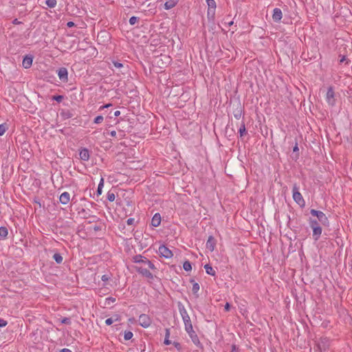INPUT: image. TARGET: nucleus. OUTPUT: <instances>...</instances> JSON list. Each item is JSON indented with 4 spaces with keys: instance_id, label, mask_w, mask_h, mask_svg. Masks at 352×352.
I'll use <instances>...</instances> for the list:
<instances>
[{
    "instance_id": "1",
    "label": "nucleus",
    "mask_w": 352,
    "mask_h": 352,
    "mask_svg": "<svg viewBox=\"0 0 352 352\" xmlns=\"http://www.w3.org/2000/svg\"><path fill=\"white\" fill-rule=\"evenodd\" d=\"M177 306H178L179 311L181 314V316L183 319V321H184V323L185 325V330L186 329L190 330L191 327H192V322L190 320V318L189 315L188 314L184 305L182 302H179Z\"/></svg>"
},
{
    "instance_id": "2",
    "label": "nucleus",
    "mask_w": 352,
    "mask_h": 352,
    "mask_svg": "<svg viewBox=\"0 0 352 352\" xmlns=\"http://www.w3.org/2000/svg\"><path fill=\"white\" fill-rule=\"evenodd\" d=\"M310 213L311 215L316 217L322 225L326 226H329V222L328 218L323 212L311 209Z\"/></svg>"
},
{
    "instance_id": "3",
    "label": "nucleus",
    "mask_w": 352,
    "mask_h": 352,
    "mask_svg": "<svg viewBox=\"0 0 352 352\" xmlns=\"http://www.w3.org/2000/svg\"><path fill=\"white\" fill-rule=\"evenodd\" d=\"M292 192H293V199H294V200L298 205L304 206L305 205V200H304L302 195L299 192V189H298V188L297 187L296 185H294L293 186Z\"/></svg>"
},
{
    "instance_id": "4",
    "label": "nucleus",
    "mask_w": 352,
    "mask_h": 352,
    "mask_svg": "<svg viewBox=\"0 0 352 352\" xmlns=\"http://www.w3.org/2000/svg\"><path fill=\"white\" fill-rule=\"evenodd\" d=\"M138 322L141 327L147 328L151 325L152 320L148 315L143 314L139 316Z\"/></svg>"
},
{
    "instance_id": "5",
    "label": "nucleus",
    "mask_w": 352,
    "mask_h": 352,
    "mask_svg": "<svg viewBox=\"0 0 352 352\" xmlns=\"http://www.w3.org/2000/svg\"><path fill=\"white\" fill-rule=\"evenodd\" d=\"M158 253L161 256H163L166 258H170L173 255L172 252L164 245L159 247Z\"/></svg>"
},
{
    "instance_id": "6",
    "label": "nucleus",
    "mask_w": 352,
    "mask_h": 352,
    "mask_svg": "<svg viewBox=\"0 0 352 352\" xmlns=\"http://www.w3.org/2000/svg\"><path fill=\"white\" fill-rule=\"evenodd\" d=\"M326 100L328 102V104L331 106H333L335 104V93L331 87H330L327 90L326 95Z\"/></svg>"
},
{
    "instance_id": "7",
    "label": "nucleus",
    "mask_w": 352,
    "mask_h": 352,
    "mask_svg": "<svg viewBox=\"0 0 352 352\" xmlns=\"http://www.w3.org/2000/svg\"><path fill=\"white\" fill-rule=\"evenodd\" d=\"M135 270L139 274H142L143 276L148 279L153 278V274L146 268L143 267L142 266H136Z\"/></svg>"
},
{
    "instance_id": "8",
    "label": "nucleus",
    "mask_w": 352,
    "mask_h": 352,
    "mask_svg": "<svg viewBox=\"0 0 352 352\" xmlns=\"http://www.w3.org/2000/svg\"><path fill=\"white\" fill-rule=\"evenodd\" d=\"M186 331L188 333V336L191 338L192 342L197 345L199 346L200 344V342L199 340V338L196 333V332L193 330V328L191 327V329H186Z\"/></svg>"
},
{
    "instance_id": "9",
    "label": "nucleus",
    "mask_w": 352,
    "mask_h": 352,
    "mask_svg": "<svg viewBox=\"0 0 352 352\" xmlns=\"http://www.w3.org/2000/svg\"><path fill=\"white\" fill-rule=\"evenodd\" d=\"M58 76L60 80L67 82L68 80L67 69L65 67H61L58 71Z\"/></svg>"
},
{
    "instance_id": "10",
    "label": "nucleus",
    "mask_w": 352,
    "mask_h": 352,
    "mask_svg": "<svg viewBox=\"0 0 352 352\" xmlns=\"http://www.w3.org/2000/svg\"><path fill=\"white\" fill-rule=\"evenodd\" d=\"M216 245V240L212 236H210L206 242V248L210 252L214 251Z\"/></svg>"
},
{
    "instance_id": "11",
    "label": "nucleus",
    "mask_w": 352,
    "mask_h": 352,
    "mask_svg": "<svg viewBox=\"0 0 352 352\" xmlns=\"http://www.w3.org/2000/svg\"><path fill=\"white\" fill-rule=\"evenodd\" d=\"M283 16L282 11L279 8H274L272 14V19L275 22H279Z\"/></svg>"
},
{
    "instance_id": "12",
    "label": "nucleus",
    "mask_w": 352,
    "mask_h": 352,
    "mask_svg": "<svg viewBox=\"0 0 352 352\" xmlns=\"http://www.w3.org/2000/svg\"><path fill=\"white\" fill-rule=\"evenodd\" d=\"M33 57L32 56H25L23 58L22 65L24 68L28 69L32 65Z\"/></svg>"
},
{
    "instance_id": "13",
    "label": "nucleus",
    "mask_w": 352,
    "mask_h": 352,
    "mask_svg": "<svg viewBox=\"0 0 352 352\" xmlns=\"http://www.w3.org/2000/svg\"><path fill=\"white\" fill-rule=\"evenodd\" d=\"M60 202L63 204H67L69 202L70 200V195L67 192H63L59 198Z\"/></svg>"
},
{
    "instance_id": "14",
    "label": "nucleus",
    "mask_w": 352,
    "mask_h": 352,
    "mask_svg": "<svg viewBox=\"0 0 352 352\" xmlns=\"http://www.w3.org/2000/svg\"><path fill=\"white\" fill-rule=\"evenodd\" d=\"M161 223V215L159 213H155L151 219V225L153 227H157Z\"/></svg>"
},
{
    "instance_id": "15",
    "label": "nucleus",
    "mask_w": 352,
    "mask_h": 352,
    "mask_svg": "<svg viewBox=\"0 0 352 352\" xmlns=\"http://www.w3.org/2000/svg\"><path fill=\"white\" fill-rule=\"evenodd\" d=\"M80 158L83 161H88L89 159V152L87 148H83L80 151Z\"/></svg>"
},
{
    "instance_id": "16",
    "label": "nucleus",
    "mask_w": 352,
    "mask_h": 352,
    "mask_svg": "<svg viewBox=\"0 0 352 352\" xmlns=\"http://www.w3.org/2000/svg\"><path fill=\"white\" fill-rule=\"evenodd\" d=\"M313 230V237L315 241H318L322 234V228L320 226L314 228Z\"/></svg>"
},
{
    "instance_id": "17",
    "label": "nucleus",
    "mask_w": 352,
    "mask_h": 352,
    "mask_svg": "<svg viewBox=\"0 0 352 352\" xmlns=\"http://www.w3.org/2000/svg\"><path fill=\"white\" fill-rule=\"evenodd\" d=\"M147 258L142 255H135L133 257V261L136 263H143L145 264Z\"/></svg>"
},
{
    "instance_id": "18",
    "label": "nucleus",
    "mask_w": 352,
    "mask_h": 352,
    "mask_svg": "<svg viewBox=\"0 0 352 352\" xmlns=\"http://www.w3.org/2000/svg\"><path fill=\"white\" fill-rule=\"evenodd\" d=\"M60 116L64 119H69L73 117V113L70 110H63L60 113Z\"/></svg>"
},
{
    "instance_id": "19",
    "label": "nucleus",
    "mask_w": 352,
    "mask_h": 352,
    "mask_svg": "<svg viewBox=\"0 0 352 352\" xmlns=\"http://www.w3.org/2000/svg\"><path fill=\"white\" fill-rule=\"evenodd\" d=\"M175 5H176V1H175L174 0H170L169 1H166L164 3V8L166 10H169V9L173 8Z\"/></svg>"
},
{
    "instance_id": "20",
    "label": "nucleus",
    "mask_w": 352,
    "mask_h": 352,
    "mask_svg": "<svg viewBox=\"0 0 352 352\" xmlns=\"http://www.w3.org/2000/svg\"><path fill=\"white\" fill-rule=\"evenodd\" d=\"M204 268L206 270V272L208 274H210V275H212V276H214L215 274V271L214 270V269L208 264H206L205 266H204Z\"/></svg>"
},
{
    "instance_id": "21",
    "label": "nucleus",
    "mask_w": 352,
    "mask_h": 352,
    "mask_svg": "<svg viewBox=\"0 0 352 352\" xmlns=\"http://www.w3.org/2000/svg\"><path fill=\"white\" fill-rule=\"evenodd\" d=\"M53 258L55 260V261L58 264L61 263L63 262V256L59 253L54 254V256H53Z\"/></svg>"
},
{
    "instance_id": "22",
    "label": "nucleus",
    "mask_w": 352,
    "mask_h": 352,
    "mask_svg": "<svg viewBox=\"0 0 352 352\" xmlns=\"http://www.w3.org/2000/svg\"><path fill=\"white\" fill-rule=\"evenodd\" d=\"M104 186V179L101 178L97 189V195H100L102 194V190Z\"/></svg>"
},
{
    "instance_id": "23",
    "label": "nucleus",
    "mask_w": 352,
    "mask_h": 352,
    "mask_svg": "<svg viewBox=\"0 0 352 352\" xmlns=\"http://www.w3.org/2000/svg\"><path fill=\"white\" fill-rule=\"evenodd\" d=\"M239 132L241 137H243L246 133L245 125L244 122L241 123Z\"/></svg>"
},
{
    "instance_id": "24",
    "label": "nucleus",
    "mask_w": 352,
    "mask_h": 352,
    "mask_svg": "<svg viewBox=\"0 0 352 352\" xmlns=\"http://www.w3.org/2000/svg\"><path fill=\"white\" fill-rule=\"evenodd\" d=\"M8 235V229L6 227H0V236L6 238Z\"/></svg>"
},
{
    "instance_id": "25",
    "label": "nucleus",
    "mask_w": 352,
    "mask_h": 352,
    "mask_svg": "<svg viewBox=\"0 0 352 352\" xmlns=\"http://www.w3.org/2000/svg\"><path fill=\"white\" fill-rule=\"evenodd\" d=\"M45 3L49 8H53L56 6L57 1L56 0H46Z\"/></svg>"
},
{
    "instance_id": "26",
    "label": "nucleus",
    "mask_w": 352,
    "mask_h": 352,
    "mask_svg": "<svg viewBox=\"0 0 352 352\" xmlns=\"http://www.w3.org/2000/svg\"><path fill=\"white\" fill-rule=\"evenodd\" d=\"M8 129V126L6 123L0 124V136L3 135Z\"/></svg>"
},
{
    "instance_id": "27",
    "label": "nucleus",
    "mask_w": 352,
    "mask_h": 352,
    "mask_svg": "<svg viewBox=\"0 0 352 352\" xmlns=\"http://www.w3.org/2000/svg\"><path fill=\"white\" fill-rule=\"evenodd\" d=\"M309 226H310V227H311L312 229H314V228H316V227L320 226H319V223H318V221H316V220H314V219H309Z\"/></svg>"
},
{
    "instance_id": "28",
    "label": "nucleus",
    "mask_w": 352,
    "mask_h": 352,
    "mask_svg": "<svg viewBox=\"0 0 352 352\" xmlns=\"http://www.w3.org/2000/svg\"><path fill=\"white\" fill-rule=\"evenodd\" d=\"M183 268L184 269L185 271H190L192 269V266H191V264L189 261H185L183 264Z\"/></svg>"
},
{
    "instance_id": "29",
    "label": "nucleus",
    "mask_w": 352,
    "mask_h": 352,
    "mask_svg": "<svg viewBox=\"0 0 352 352\" xmlns=\"http://www.w3.org/2000/svg\"><path fill=\"white\" fill-rule=\"evenodd\" d=\"M215 9L216 8H212L210 7H208V12H207V14H208V17H211V18L214 17Z\"/></svg>"
},
{
    "instance_id": "30",
    "label": "nucleus",
    "mask_w": 352,
    "mask_h": 352,
    "mask_svg": "<svg viewBox=\"0 0 352 352\" xmlns=\"http://www.w3.org/2000/svg\"><path fill=\"white\" fill-rule=\"evenodd\" d=\"M133 336V334L131 331H125L124 335V340H129L130 339L132 338Z\"/></svg>"
},
{
    "instance_id": "31",
    "label": "nucleus",
    "mask_w": 352,
    "mask_h": 352,
    "mask_svg": "<svg viewBox=\"0 0 352 352\" xmlns=\"http://www.w3.org/2000/svg\"><path fill=\"white\" fill-rule=\"evenodd\" d=\"M206 3L208 4V6L212 8H216L217 7L216 2L214 0H206Z\"/></svg>"
},
{
    "instance_id": "32",
    "label": "nucleus",
    "mask_w": 352,
    "mask_h": 352,
    "mask_svg": "<svg viewBox=\"0 0 352 352\" xmlns=\"http://www.w3.org/2000/svg\"><path fill=\"white\" fill-rule=\"evenodd\" d=\"M169 336H170V332H169V330L167 329H166V338L164 340V344L166 345H168L170 344V341L168 339Z\"/></svg>"
},
{
    "instance_id": "33",
    "label": "nucleus",
    "mask_w": 352,
    "mask_h": 352,
    "mask_svg": "<svg viewBox=\"0 0 352 352\" xmlns=\"http://www.w3.org/2000/svg\"><path fill=\"white\" fill-rule=\"evenodd\" d=\"M139 21V18L137 16H131L129 19V23L131 25H135Z\"/></svg>"
},
{
    "instance_id": "34",
    "label": "nucleus",
    "mask_w": 352,
    "mask_h": 352,
    "mask_svg": "<svg viewBox=\"0 0 352 352\" xmlns=\"http://www.w3.org/2000/svg\"><path fill=\"white\" fill-rule=\"evenodd\" d=\"M115 195L114 193L113 192H109L107 193V199L109 201H113L115 200Z\"/></svg>"
},
{
    "instance_id": "35",
    "label": "nucleus",
    "mask_w": 352,
    "mask_h": 352,
    "mask_svg": "<svg viewBox=\"0 0 352 352\" xmlns=\"http://www.w3.org/2000/svg\"><path fill=\"white\" fill-rule=\"evenodd\" d=\"M103 120L104 118L102 116H98L97 117L95 118L94 122L95 124H100L103 121Z\"/></svg>"
},
{
    "instance_id": "36",
    "label": "nucleus",
    "mask_w": 352,
    "mask_h": 352,
    "mask_svg": "<svg viewBox=\"0 0 352 352\" xmlns=\"http://www.w3.org/2000/svg\"><path fill=\"white\" fill-rule=\"evenodd\" d=\"M63 98H64L63 96L58 95V96H53L52 100H56L58 102H60L63 100Z\"/></svg>"
},
{
    "instance_id": "37",
    "label": "nucleus",
    "mask_w": 352,
    "mask_h": 352,
    "mask_svg": "<svg viewBox=\"0 0 352 352\" xmlns=\"http://www.w3.org/2000/svg\"><path fill=\"white\" fill-rule=\"evenodd\" d=\"M144 265H147L151 270L155 269L154 264L153 263H151V261H150L148 259H147L146 261V263Z\"/></svg>"
},
{
    "instance_id": "38",
    "label": "nucleus",
    "mask_w": 352,
    "mask_h": 352,
    "mask_svg": "<svg viewBox=\"0 0 352 352\" xmlns=\"http://www.w3.org/2000/svg\"><path fill=\"white\" fill-rule=\"evenodd\" d=\"M199 284L197 283H194L193 285H192V292L194 293H196V292H197L199 291Z\"/></svg>"
},
{
    "instance_id": "39",
    "label": "nucleus",
    "mask_w": 352,
    "mask_h": 352,
    "mask_svg": "<svg viewBox=\"0 0 352 352\" xmlns=\"http://www.w3.org/2000/svg\"><path fill=\"white\" fill-rule=\"evenodd\" d=\"M61 323H63V324H69L71 323V320H70V318H63L61 320Z\"/></svg>"
},
{
    "instance_id": "40",
    "label": "nucleus",
    "mask_w": 352,
    "mask_h": 352,
    "mask_svg": "<svg viewBox=\"0 0 352 352\" xmlns=\"http://www.w3.org/2000/svg\"><path fill=\"white\" fill-rule=\"evenodd\" d=\"M113 65H114V67L117 68H121L123 66V65L121 63H119L118 61H113Z\"/></svg>"
},
{
    "instance_id": "41",
    "label": "nucleus",
    "mask_w": 352,
    "mask_h": 352,
    "mask_svg": "<svg viewBox=\"0 0 352 352\" xmlns=\"http://www.w3.org/2000/svg\"><path fill=\"white\" fill-rule=\"evenodd\" d=\"M135 221V219L133 218H129L126 221V223L128 225H133Z\"/></svg>"
},
{
    "instance_id": "42",
    "label": "nucleus",
    "mask_w": 352,
    "mask_h": 352,
    "mask_svg": "<svg viewBox=\"0 0 352 352\" xmlns=\"http://www.w3.org/2000/svg\"><path fill=\"white\" fill-rule=\"evenodd\" d=\"M113 320L112 318H107L106 320H105V323L107 325H111L112 323H113Z\"/></svg>"
},
{
    "instance_id": "43",
    "label": "nucleus",
    "mask_w": 352,
    "mask_h": 352,
    "mask_svg": "<svg viewBox=\"0 0 352 352\" xmlns=\"http://www.w3.org/2000/svg\"><path fill=\"white\" fill-rule=\"evenodd\" d=\"M7 324V322L3 319L0 318V327H5Z\"/></svg>"
},
{
    "instance_id": "44",
    "label": "nucleus",
    "mask_w": 352,
    "mask_h": 352,
    "mask_svg": "<svg viewBox=\"0 0 352 352\" xmlns=\"http://www.w3.org/2000/svg\"><path fill=\"white\" fill-rule=\"evenodd\" d=\"M173 344L178 350L181 349V344L179 342H175Z\"/></svg>"
},
{
    "instance_id": "45",
    "label": "nucleus",
    "mask_w": 352,
    "mask_h": 352,
    "mask_svg": "<svg viewBox=\"0 0 352 352\" xmlns=\"http://www.w3.org/2000/svg\"><path fill=\"white\" fill-rule=\"evenodd\" d=\"M224 309L226 311H230V305L228 302H226V304L225 305Z\"/></svg>"
},
{
    "instance_id": "46",
    "label": "nucleus",
    "mask_w": 352,
    "mask_h": 352,
    "mask_svg": "<svg viewBox=\"0 0 352 352\" xmlns=\"http://www.w3.org/2000/svg\"><path fill=\"white\" fill-rule=\"evenodd\" d=\"M109 277L107 275H106V274L103 275V276L101 277V279H102V280H103V281H107V280H109Z\"/></svg>"
},
{
    "instance_id": "47",
    "label": "nucleus",
    "mask_w": 352,
    "mask_h": 352,
    "mask_svg": "<svg viewBox=\"0 0 352 352\" xmlns=\"http://www.w3.org/2000/svg\"><path fill=\"white\" fill-rule=\"evenodd\" d=\"M75 25L74 23L72 22V21H69L67 23V26L68 28H72Z\"/></svg>"
},
{
    "instance_id": "48",
    "label": "nucleus",
    "mask_w": 352,
    "mask_h": 352,
    "mask_svg": "<svg viewBox=\"0 0 352 352\" xmlns=\"http://www.w3.org/2000/svg\"><path fill=\"white\" fill-rule=\"evenodd\" d=\"M231 352H238L237 351V347L235 344L232 345V350Z\"/></svg>"
},
{
    "instance_id": "49",
    "label": "nucleus",
    "mask_w": 352,
    "mask_h": 352,
    "mask_svg": "<svg viewBox=\"0 0 352 352\" xmlns=\"http://www.w3.org/2000/svg\"><path fill=\"white\" fill-rule=\"evenodd\" d=\"M12 23H13V24H14V25H18V24H20L21 22V21H18V19H15L13 21V22H12Z\"/></svg>"
},
{
    "instance_id": "50",
    "label": "nucleus",
    "mask_w": 352,
    "mask_h": 352,
    "mask_svg": "<svg viewBox=\"0 0 352 352\" xmlns=\"http://www.w3.org/2000/svg\"><path fill=\"white\" fill-rule=\"evenodd\" d=\"M110 135H111V136H112V137H116V131H111V132H110Z\"/></svg>"
},
{
    "instance_id": "51",
    "label": "nucleus",
    "mask_w": 352,
    "mask_h": 352,
    "mask_svg": "<svg viewBox=\"0 0 352 352\" xmlns=\"http://www.w3.org/2000/svg\"><path fill=\"white\" fill-rule=\"evenodd\" d=\"M120 115V111H116L114 112V116H115L116 117H118V116H119Z\"/></svg>"
},
{
    "instance_id": "52",
    "label": "nucleus",
    "mask_w": 352,
    "mask_h": 352,
    "mask_svg": "<svg viewBox=\"0 0 352 352\" xmlns=\"http://www.w3.org/2000/svg\"><path fill=\"white\" fill-rule=\"evenodd\" d=\"M60 352H72V351L69 349H63Z\"/></svg>"
},
{
    "instance_id": "53",
    "label": "nucleus",
    "mask_w": 352,
    "mask_h": 352,
    "mask_svg": "<svg viewBox=\"0 0 352 352\" xmlns=\"http://www.w3.org/2000/svg\"><path fill=\"white\" fill-rule=\"evenodd\" d=\"M110 106H111V104H106V105H104V106L101 107L100 108H101V109L108 108V107H109Z\"/></svg>"
},
{
    "instance_id": "54",
    "label": "nucleus",
    "mask_w": 352,
    "mask_h": 352,
    "mask_svg": "<svg viewBox=\"0 0 352 352\" xmlns=\"http://www.w3.org/2000/svg\"><path fill=\"white\" fill-rule=\"evenodd\" d=\"M107 300H108V301H111V302H115L116 299H115V298H108L107 299Z\"/></svg>"
},
{
    "instance_id": "55",
    "label": "nucleus",
    "mask_w": 352,
    "mask_h": 352,
    "mask_svg": "<svg viewBox=\"0 0 352 352\" xmlns=\"http://www.w3.org/2000/svg\"><path fill=\"white\" fill-rule=\"evenodd\" d=\"M293 150H294V151H298V146H297V145H296V146L294 147V149H293Z\"/></svg>"
},
{
    "instance_id": "56",
    "label": "nucleus",
    "mask_w": 352,
    "mask_h": 352,
    "mask_svg": "<svg viewBox=\"0 0 352 352\" xmlns=\"http://www.w3.org/2000/svg\"><path fill=\"white\" fill-rule=\"evenodd\" d=\"M345 60V56H342V58L340 59V63H342Z\"/></svg>"
},
{
    "instance_id": "57",
    "label": "nucleus",
    "mask_w": 352,
    "mask_h": 352,
    "mask_svg": "<svg viewBox=\"0 0 352 352\" xmlns=\"http://www.w3.org/2000/svg\"><path fill=\"white\" fill-rule=\"evenodd\" d=\"M234 116L236 118H239L240 116H241V113H239V115H234Z\"/></svg>"
},
{
    "instance_id": "58",
    "label": "nucleus",
    "mask_w": 352,
    "mask_h": 352,
    "mask_svg": "<svg viewBox=\"0 0 352 352\" xmlns=\"http://www.w3.org/2000/svg\"><path fill=\"white\" fill-rule=\"evenodd\" d=\"M233 24V21L228 22V25L230 26Z\"/></svg>"
}]
</instances>
